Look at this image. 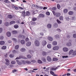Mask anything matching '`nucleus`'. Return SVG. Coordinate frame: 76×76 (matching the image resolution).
Returning <instances> with one entry per match:
<instances>
[{
  "label": "nucleus",
  "mask_w": 76,
  "mask_h": 76,
  "mask_svg": "<svg viewBox=\"0 0 76 76\" xmlns=\"http://www.w3.org/2000/svg\"><path fill=\"white\" fill-rule=\"evenodd\" d=\"M13 23H15V21H12L10 23V25H12Z\"/></svg>",
  "instance_id": "obj_30"
},
{
  "label": "nucleus",
  "mask_w": 76,
  "mask_h": 76,
  "mask_svg": "<svg viewBox=\"0 0 76 76\" xmlns=\"http://www.w3.org/2000/svg\"><path fill=\"white\" fill-rule=\"evenodd\" d=\"M27 58H31V57H32L31 55H28L27 56Z\"/></svg>",
  "instance_id": "obj_38"
},
{
  "label": "nucleus",
  "mask_w": 76,
  "mask_h": 76,
  "mask_svg": "<svg viewBox=\"0 0 76 76\" xmlns=\"http://www.w3.org/2000/svg\"><path fill=\"white\" fill-rule=\"evenodd\" d=\"M48 39L50 41H52L53 40V38L51 37H48Z\"/></svg>",
  "instance_id": "obj_4"
},
{
  "label": "nucleus",
  "mask_w": 76,
  "mask_h": 76,
  "mask_svg": "<svg viewBox=\"0 0 76 76\" xmlns=\"http://www.w3.org/2000/svg\"><path fill=\"white\" fill-rule=\"evenodd\" d=\"M12 52L13 53H16L17 52L15 50H14L12 51Z\"/></svg>",
  "instance_id": "obj_57"
},
{
  "label": "nucleus",
  "mask_w": 76,
  "mask_h": 76,
  "mask_svg": "<svg viewBox=\"0 0 76 76\" xmlns=\"http://www.w3.org/2000/svg\"><path fill=\"white\" fill-rule=\"evenodd\" d=\"M71 19L73 20H76V17H72Z\"/></svg>",
  "instance_id": "obj_40"
},
{
  "label": "nucleus",
  "mask_w": 76,
  "mask_h": 76,
  "mask_svg": "<svg viewBox=\"0 0 76 76\" xmlns=\"http://www.w3.org/2000/svg\"><path fill=\"white\" fill-rule=\"evenodd\" d=\"M73 56H75L76 55V50H75L73 52Z\"/></svg>",
  "instance_id": "obj_45"
},
{
  "label": "nucleus",
  "mask_w": 76,
  "mask_h": 76,
  "mask_svg": "<svg viewBox=\"0 0 76 76\" xmlns=\"http://www.w3.org/2000/svg\"><path fill=\"white\" fill-rule=\"evenodd\" d=\"M58 49H59V47L58 46H55L53 48V50H58Z\"/></svg>",
  "instance_id": "obj_6"
},
{
  "label": "nucleus",
  "mask_w": 76,
  "mask_h": 76,
  "mask_svg": "<svg viewBox=\"0 0 76 76\" xmlns=\"http://www.w3.org/2000/svg\"><path fill=\"white\" fill-rule=\"evenodd\" d=\"M43 56H45L46 54H47V52L43 51V53H42Z\"/></svg>",
  "instance_id": "obj_42"
},
{
  "label": "nucleus",
  "mask_w": 76,
  "mask_h": 76,
  "mask_svg": "<svg viewBox=\"0 0 76 76\" xmlns=\"http://www.w3.org/2000/svg\"><path fill=\"white\" fill-rule=\"evenodd\" d=\"M25 62L26 63H27V64H31V61H26Z\"/></svg>",
  "instance_id": "obj_41"
},
{
  "label": "nucleus",
  "mask_w": 76,
  "mask_h": 76,
  "mask_svg": "<svg viewBox=\"0 0 76 76\" xmlns=\"http://www.w3.org/2000/svg\"><path fill=\"white\" fill-rule=\"evenodd\" d=\"M3 38H4V37L3 36H1L0 37V39H3Z\"/></svg>",
  "instance_id": "obj_62"
},
{
  "label": "nucleus",
  "mask_w": 76,
  "mask_h": 76,
  "mask_svg": "<svg viewBox=\"0 0 76 76\" xmlns=\"http://www.w3.org/2000/svg\"><path fill=\"white\" fill-rule=\"evenodd\" d=\"M34 44L36 46H37V47H38V46H39L40 43L38 40H36L34 42Z\"/></svg>",
  "instance_id": "obj_1"
},
{
  "label": "nucleus",
  "mask_w": 76,
  "mask_h": 76,
  "mask_svg": "<svg viewBox=\"0 0 76 76\" xmlns=\"http://www.w3.org/2000/svg\"><path fill=\"white\" fill-rule=\"evenodd\" d=\"M14 27L15 29H18V28H19V26H18V25H16L14 26Z\"/></svg>",
  "instance_id": "obj_32"
},
{
  "label": "nucleus",
  "mask_w": 76,
  "mask_h": 76,
  "mask_svg": "<svg viewBox=\"0 0 76 76\" xmlns=\"http://www.w3.org/2000/svg\"><path fill=\"white\" fill-rule=\"evenodd\" d=\"M39 16L40 18H44L45 16L44 14H40L39 15Z\"/></svg>",
  "instance_id": "obj_22"
},
{
  "label": "nucleus",
  "mask_w": 76,
  "mask_h": 76,
  "mask_svg": "<svg viewBox=\"0 0 76 76\" xmlns=\"http://www.w3.org/2000/svg\"><path fill=\"white\" fill-rule=\"evenodd\" d=\"M34 51H32V50H29V53L31 54L32 56L34 54Z\"/></svg>",
  "instance_id": "obj_18"
},
{
  "label": "nucleus",
  "mask_w": 76,
  "mask_h": 76,
  "mask_svg": "<svg viewBox=\"0 0 76 76\" xmlns=\"http://www.w3.org/2000/svg\"><path fill=\"white\" fill-rule=\"evenodd\" d=\"M67 45V46H71V45H72V43H71L69 42V43H68L66 44Z\"/></svg>",
  "instance_id": "obj_39"
},
{
  "label": "nucleus",
  "mask_w": 76,
  "mask_h": 76,
  "mask_svg": "<svg viewBox=\"0 0 76 76\" xmlns=\"http://www.w3.org/2000/svg\"><path fill=\"white\" fill-rule=\"evenodd\" d=\"M52 12H53V15H54V16H55L56 15V12H55L54 11H52Z\"/></svg>",
  "instance_id": "obj_61"
},
{
  "label": "nucleus",
  "mask_w": 76,
  "mask_h": 76,
  "mask_svg": "<svg viewBox=\"0 0 76 76\" xmlns=\"http://www.w3.org/2000/svg\"><path fill=\"white\" fill-rule=\"evenodd\" d=\"M1 49L2 50H6V46H3L2 47Z\"/></svg>",
  "instance_id": "obj_34"
},
{
  "label": "nucleus",
  "mask_w": 76,
  "mask_h": 76,
  "mask_svg": "<svg viewBox=\"0 0 76 76\" xmlns=\"http://www.w3.org/2000/svg\"><path fill=\"white\" fill-rule=\"evenodd\" d=\"M52 44L53 45H57V42L56 41H54L53 42Z\"/></svg>",
  "instance_id": "obj_16"
},
{
  "label": "nucleus",
  "mask_w": 76,
  "mask_h": 76,
  "mask_svg": "<svg viewBox=\"0 0 76 76\" xmlns=\"http://www.w3.org/2000/svg\"><path fill=\"white\" fill-rule=\"evenodd\" d=\"M5 43V42H4L3 41H1L0 42V45H4Z\"/></svg>",
  "instance_id": "obj_28"
},
{
  "label": "nucleus",
  "mask_w": 76,
  "mask_h": 76,
  "mask_svg": "<svg viewBox=\"0 0 76 76\" xmlns=\"http://www.w3.org/2000/svg\"><path fill=\"white\" fill-rule=\"evenodd\" d=\"M68 11V10H67V9H65L64 10V13H67V11Z\"/></svg>",
  "instance_id": "obj_31"
},
{
  "label": "nucleus",
  "mask_w": 76,
  "mask_h": 76,
  "mask_svg": "<svg viewBox=\"0 0 76 76\" xmlns=\"http://www.w3.org/2000/svg\"><path fill=\"white\" fill-rule=\"evenodd\" d=\"M40 34L41 35H42V36L44 35V33L42 32H41L40 33Z\"/></svg>",
  "instance_id": "obj_64"
},
{
  "label": "nucleus",
  "mask_w": 76,
  "mask_h": 76,
  "mask_svg": "<svg viewBox=\"0 0 76 76\" xmlns=\"http://www.w3.org/2000/svg\"><path fill=\"white\" fill-rule=\"evenodd\" d=\"M7 18L9 19H12L13 18V16L12 15H8Z\"/></svg>",
  "instance_id": "obj_20"
},
{
  "label": "nucleus",
  "mask_w": 76,
  "mask_h": 76,
  "mask_svg": "<svg viewBox=\"0 0 76 76\" xmlns=\"http://www.w3.org/2000/svg\"><path fill=\"white\" fill-rule=\"evenodd\" d=\"M50 74H51V75H52L53 76H57V75H56L55 74V73H54V72H53L52 71H51L50 72Z\"/></svg>",
  "instance_id": "obj_13"
},
{
  "label": "nucleus",
  "mask_w": 76,
  "mask_h": 76,
  "mask_svg": "<svg viewBox=\"0 0 76 76\" xmlns=\"http://www.w3.org/2000/svg\"><path fill=\"white\" fill-rule=\"evenodd\" d=\"M31 62L32 63H36V61H35V60H32L31 61Z\"/></svg>",
  "instance_id": "obj_54"
},
{
  "label": "nucleus",
  "mask_w": 76,
  "mask_h": 76,
  "mask_svg": "<svg viewBox=\"0 0 76 76\" xmlns=\"http://www.w3.org/2000/svg\"><path fill=\"white\" fill-rule=\"evenodd\" d=\"M12 40H13L15 42H16L17 41V40H16V39L14 38L12 39Z\"/></svg>",
  "instance_id": "obj_53"
},
{
  "label": "nucleus",
  "mask_w": 76,
  "mask_h": 76,
  "mask_svg": "<svg viewBox=\"0 0 76 76\" xmlns=\"http://www.w3.org/2000/svg\"><path fill=\"white\" fill-rule=\"evenodd\" d=\"M26 16H29L31 15V13L28 11H27L26 12Z\"/></svg>",
  "instance_id": "obj_7"
},
{
  "label": "nucleus",
  "mask_w": 76,
  "mask_h": 76,
  "mask_svg": "<svg viewBox=\"0 0 76 76\" xmlns=\"http://www.w3.org/2000/svg\"><path fill=\"white\" fill-rule=\"evenodd\" d=\"M62 57L63 58H67L68 57V56H62Z\"/></svg>",
  "instance_id": "obj_58"
},
{
  "label": "nucleus",
  "mask_w": 76,
  "mask_h": 76,
  "mask_svg": "<svg viewBox=\"0 0 76 76\" xmlns=\"http://www.w3.org/2000/svg\"><path fill=\"white\" fill-rule=\"evenodd\" d=\"M37 62L39 64H42V62L40 60H37Z\"/></svg>",
  "instance_id": "obj_29"
},
{
  "label": "nucleus",
  "mask_w": 76,
  "mask_h": 76,
  "mask_svg": "<svg viewBox=\"0 0 76 76\" xmlns=\"http://www.w3.org/2000/svg\"><path fill=\"white\" fill-rule=\"evenodd\" d=\"M21 62L22 63V64H25V61L24 60H22L21 61Z\"/></svg>",
  "instance_id": "obj_36"
},
{
  "label": "nucleus",
  "mask_w": 76,
  "mask_h": 76,
  "mask_svg": "<svg viewBox=\"0 0 76 76\" xmlns=\"http://www.w3.org/2000/svg\"><path fill=\"white\" fill-rule=\"evenodd\" d=\"M73 37L75 38H76V34H73Z\"/></svg>",
  "instance_id": "obj_60"
},
{
  "label": "nucleus",
  "mask_w": 76,
  "mask_h": 76,
  "mask_svg": "<svg viewBox=\"0 0 76 76\" xmlns=\"http://www.w3.org/2000/svg\"><path fill=\"white\" fill-rule=\"evenodd\" d=\"M60 15H61V14L60 13H56L55 15V16H56V17H59Z\"/></svg>",
  "instance_id": "obj_17"
},
{
  "label": "nucleus",
  "mask_w": 76,
  "mask_h": 76,
  "mask_svg": "<svg viewBox=\"0 0 76 76\" xmlns=\"http://www.w3.org/2000/svg\"><path fill=\"white\" fill-rule=\"evenodd\" d=\"M55 37L57 39V38H59V35H58V34H57V35H56L55 36Z\"/></svg>",
  "instance_id": "obj_47"
},
{
  "label": "nucleus",
  "mask_w": 76,
  "mask_h": 76,
  "mask_svg": "<svg viewBox=\"0 0 76 76\" xmlns=\"http://www.w3.org/2000/svg\"><path fill=\"white\" fill-rule=\"evenodd\" d=\"M37 19V18H32V20H33V21H35V20H36Z\"/></svg>",
  "instance_id": "obj_50"
},
{
  "label": "nucleus",
  "mask_w": 76,
  "mask_h": 76,
  "mask_svg": "<svg viewBox=\"0 0 76 76\" xmlns=\"http://www.w3.org/2000/svg\"><path fill=\"white\" fill-rule=\"evenodd\" d=\"M11 63L12 64H16V62H15V61H12L11 62Z\"/></svg>",
  "instance_id": "obj_43"
},
{
  "label": "nucleus",
  "mask_w": 76,
  "mask_h": 76,
  "mask_svg": "<svg viewBox=\"0 0 76 76\" xmlns=\"http://www.w3.org/2000/svg\"><path fill=\"white\" fill-rule=\"evenodd\" d=\"M54 28H57L58 27V24L57 23H55L54 24Z\"/></svg>",
  "instance_id": "obj_27"
},
{
  "label": "nucleus",
  "mask_w": 76,
  "mask_h": 76,
  "mask_svg": "<svg viewBox=\"0 0 76 76\" xmlns=\"http://www.w3.org/2000/svg\"><path fill=\"white\" fill-rule=\"evenodd\" d=\"M47 26L48 28H49V29L51 28V24H48Z\"/></svg>",
  "instance_id": "obj_21"
},
{
  "label": "nucleus",
  "mask_w": 76,
  "mask_h": 76,
  "mask_svg": "<svg viewBox=\"0 0 76 76\" xmlns=\"http://www.w3.org/2000/svg\"><path fill=\"white\" fill-rule=\"evenodd\" d=\"M60 67V66H58L57 67H56L55 68H52L51 69V70H52L53 71H55L58 69V67Z\"/></svg>",
  "instance_id": "obj_5"
},
{
  "label": "nucleus",
  "mask_w": 76,
  "mask_h": 76,
  "mask_svg": "<svg viewBox=\"0 0 76 76\" xmlns=\"http://www.w3.org/2000/svg\"><path fill=\"white\" fill-rule=\"evenodd\" d=\"M26 46H28V47L31 46V42H28L26 44Z\"/></svg>",
  "instance_id": "obj_9"
},
{
  "label": "nucleus",
  "mask_w": 76,
  "mask_h": 76,
  "mask_svg": "<svg viewBox=\"0 0 76 76\" xmlns=\"http://www.w3.org/2000/svg\"><path fill=\"white\" fill-rule=\"evenodd\" d=\"M65 19H66V20L69 21V20H70V18L69 17H67L66 18H65Z\"/></svg>",
  "instance_id": "obj_52"
},
{
  "label": "nucleus",
  "mask_w": 76,
  "mask_h": 76,
  "mask_svg": "<svg viewBox=\"0 0 76 76\" xmlns=\"http://www.w3.org/2000/svg\"><path fill=\"white\" fill-rule=\"evenodd\" d=\"M47 47L48 48H49L50 49V48H51V45L50 44H48L47 45Z\"/></svg>",
  "instance_id": "obj_19"
},
{
  "label": "nucleus",
  "mask_w": 76,
  "mask_h": 76,
  "mask_svg": "<svg viewBox=\"0 0 76 76\" xmlns=\"http://www.w3.org/2000/svg\"><path fill=\"white\" fill-rule=\"evenodd\" d=\"M19 45H17L15 47V48L16 50H18V48H19Z\"/></svg>",
  "instance_id": "obj_44"
},
{
  "label": "nucleus",
  "mask_w": 76,
  "mask_h": 76,
  "mask_svg": "<svg viewBox=\"0 0 76 76\" xmlns=\"http://www.w3.org/2000/svg\"><path fill=\"white\" fill-rule=\"evenodd\" d=\"M73 51H74L73 50H71L69 52V55H73Z\"/></svg>",
  "instance_id": "obj_11"
},
{
  "label": "nucleus",
  "mask_w": 76,
  "mask_h": 76,
  "mask_svg": "<svg viewBox=\"0 0 76 76\" xmlns=\"http://www.w3.org/2000/svg\"><path fill=\"white\" fill-rule=\"evenodd\" d=\"M20 58H25L24 57H23V56H19L18 57H17L16 58V59H20Z\"/></svg>",
  "instance_id": "obj_12"
},
{
  "label": "nucleus",
  "mask_w": 76,
  "mask_h": 76,
  "mask_svg": "<svg viewBox=\"0 0 76 76\" xmlns=\"http://www.w3.org/2000/svg\"><path fill=\"white\" fill-rule=\"evenodd\" d=\"M73 13H74L72 11H70L68 12L69 15H73Z\"/></svg>",
  "instance_id": "obj_14"
},
{
  "label": "nucleus",
  "mask_w": 76,
  "mask_h": 76,
  "mask_svg": "<svg viewBox=\"0 0 76 76\" xmlns=\"http://www.w3.org/2000/svg\"><path fill=\"white\" fill-rule=\"evenodd\" d=\"M21 44H25V41L24 40H22L21 41Z\"/></svg>",
  "instance_id": "obj_26"
},
{
  "label": "nucleus",
  "mask_w": 76,
  "mask_h": 76,
  "mask_svg": "<svg viewBox=\"0 0 76 76\" xmlns=\"http://www.w3.org/2000/svg\"><path fill=\"white\" fill-rule=\"evenodd\" d=\"M57 7L58 9H60V4H58L57 5Z\"/></svg>",
  "instance_id": "obj_49"
},
{
  "label": "nucleus",
  "mask_w": 76,
  "mask_h": 76,
  "mask_svg": "<svg viewBox=\"0 0 76 76\" xmlns=\"http://www.w3.org/2000/svg\"><path fill=\"white\" fill-rule=\"evenodd\" d=\"M53 61H57L58 59L56 58H54L53 59Z\"/></svg>",
  "instance_id": "obj_46"
},
{
  "label": "nucleus",
  "mask_w": 76,
  "mask_h": 76,
  "mask_svg": "<svg viewBox=\"0 0 76 76\" xmlns=\"http://www.w3.org/2000/svg\"><path fill=\"white\" fill-rule=\"evenodd\" d=\"M57 22L58 23V24H60V23H61V21H60V20H58V19L57 20Z\"/></svg>",
  "instance_id": "obj_37"
},
{
  "label": "nucleus",
  "mask_w": 76,
  "mask_h": 76,
  "mask_svg": "<svg viewBox=\"0 0 76 76\" xmlns=\"http://www.w3.org/2000/svg\"><path fill=\"white\" fill-rule=\"evenodd\" d=\"M26 50V49H25L24 48H22L20 50L21 52H25Z\"/></svg>",
  "instance_id": "obj_23"
},
{
  "label": "nucleus",
  "mask_w": 76,
  "mask_h": 76,
  "mask_svg": "<svg viewBox=\"0 0 76 76\" xmlns=\"http://www.w3.org/2000/svg\"><path fill=\"white\" fill-rule=\"evenodd\" d=\"M25 38V37L23 35H21V38H22V39H24Z\"/></svg>",
  "instance_id": "obj_56"
},
{
  "label": "nucleus",
  "mask_w": 76,
  "mask_h": 76,
  "mask_svg": "<svg viewBox=\"0 0 76 76\" xmlns=\"http://www.w3.org/2000/svg\"><path fill=\"white\" fill-rule=\"evenodd\" d=\"M3 31V29H2V28H0V33H1V32H2V31Z\"/></svg>",
  "instance_id": "obj_63"
},
{
  "label": "nucleus",
  "mask_w": 76,
  "mask_h": 76,
  "mask_svg": "<svg viewBox=\"0 0 76 76\" xmlns=\"http://www.w3.org/2000/svg\"><path fill=\"white\" fill-rule=\"evenodd\" d=\"M7 35L8 37H10L11 36V33L10 32H8L7 33Z\"/></svg>",
  "instance_id": "obj_10"
},
{
  "label": "nucleus",
  "mask_w": 76,
  "mask_h": 76,
  "mask_svg": "<svg viewBox=\"0 0 76 76\" xmlns=\"http://www.w3.org/2000/svg\"><path fill=\"white\" fill-rule=\"evenodd\" d=\"M63 51L64 52H67L69 51V49L67 48H63Z\"/></svg>",
  "instance_id": "obj_3"
},
{
  "label": "nucleus",
  "mask_w": 76,
  "mask_h": 76,
  "mask_svg": "<svg viewBox=\"0 0 76 76\" xmlns=\"http://www.w3.org/2000/svg\"><path fill=\"white\" fill-rule=\"evenodd\" d=\"M16 61L18 64H19V65H22V63H21V61H20L17 60H16Z\"/></svg>",
  "instance_id": "obj_24"
},
{
  "label": "nucleus",
  "mask_w": 76,
  "mask_h": 76,
  "mask_svg": "<svg viewBox=\"0 0 76 76\" xmlns=\"http://www.w3.org/2000/svg\"><path fill=\"white\" fill-rule=\"evenodd\" d=\"M18 33V31H12V34H16Z\"/></svg>",
  "instance_id": "obj_25"
},
{
  "label": "nucleus",
  "mask_w": 76,
  "mask_h": 76,
  "mask_svg": "<svg viewBox=\"0 0 76 76\" xmlns=\"http://www.w3.org/2000/svg\"><path fill=\"white\" fill-rule=\"evenodd\" d=\"M9 56L10 57H11V58H12L14 57V55H12V54H11L9 55Z\"/></svg>",
  "instance_id": "obj_48"
},
{
  "label": "nucleus",
  "mask_w": 76,
  "mask_h": 76,
  "mask_svg": "<svg viewBox=\"0 0 76 76\" xmlns=\"http://www.w3.org/2000/svg\"><path fill=\"white\" fill-rule=\"evenodd\" d=\"M4 25L6 26H9V23H8V22H6L4 23Z\"/></svg>",
  "instance_id": "obj_35"
},
{
  "label": "nucleus",
  "mask_w": 76,
  "mask_h": 76,
  "mask_svg": "<svg viewBox=\"0 0 76 76\" xmlns=\"http://www.w3.org/2000/svg\"><path fill=\"white\" fill-rule=\"evenodd\" d=\"M52 9L53 10H56V7H53L52 8Z\"/></svg>",
  "instance_id": "obj_55"
},
{
  "label": "nucleus",
  "mask_w": 76,
  "mask_h": 76,
  "mask_svg": "<svg viewBox=\"0 0 76 76\" xmlns=\"http://www.w3.org/2000/svg\"><path fill=\"white\" fill-rule=\"evenodd\" d=\"M42 45L43 46L47 44V42L45 41H43L42 42Z\"/></svg>",
  "instance_id": "obj_15"
},
{
  "label": "nucleus",
  "mask_w": 76,
  "mask_h": 76,
  "mask_svg": "<svg viewBox=\"0 0 76 76\" xmlns=\"http://www.w3.org/2000/svg\"><path fill=\"white\" fill-rule=\"evenodd\" d=\"M47 60L48 61H52V59H51V57H50L49 56H48L47 57Z\"/></svg>",
  "instance_id": "obj_8"
},
{
  "label": "nucleus",
  "mask_w": 76,
  "mask_h": 76,
  "mask_svg": "<svg viewBox=\"0 0 76 76\" xmlns=\"http://www.w3.org/2000/svg\"><path fill=\"white\" fill-rule=\"evenodd\" d=\"M5 61H6V62L5 63V64L7 65V66H8V65H9V63H10L9 60L7 59H5Z\"/></svg>",
  "instance_id": "obj_2"
},
{
  "label": "nucleus",
  "mask_w": 76,
  "mask_h": 76,
  "mask_svg": "<svg viewBox=\"0 0 76 76\" xmlns=\"http://www.w3.org/2000/svg\"><path fill=\"white\" fill-rule=\"evenodd\" d=\"M4 2L6 3H9V1H8V0H5L4 1Z\"/></svg>",
  "instance_id": "obj_59"
},
{
  "label": "nucleus",
  "mask_w": 76,
  "mask_h": 76,
  "mask_svg": "<svg viewBox=\"0 0 76 76\" xmlns=\"http://www.w3.org/2000/svg\"><path fill=\"white\" fill-rule=\"evenodd\" d=\"M46 15L48 16H49L50 15V13L48 12H46Z\"/></svg>",
  "instance_id": "obj_51"
},
{
  "label": "nucleus",
  "mask_w": 76,
  "mask_h": 76,
  "mask_svg": "<svg viewBox=\"0 0 76 76\" xmlns=\"http://www.w3.org/2000/svg\"><path fill=\"white\" fill-rule=\"evenodd\" d=\"M59 19L60 20H63V17L62 16H60L59 17Z\"/></svg>",
  "instance_id": "obj_33"
}]
</instances>
